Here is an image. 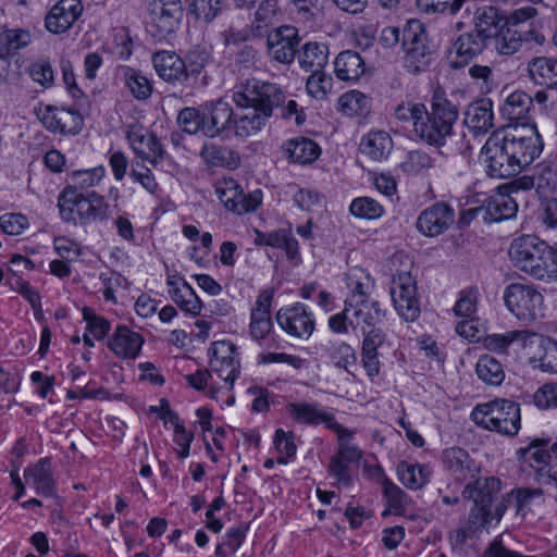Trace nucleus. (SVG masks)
Masks as SVG:
<instances>
[{
  "label": "nucleus",
  "instance_id": "19",
  "mask_svg": "<svg viewBox=\"0 0 557 557\" xmlns=\"http://www.w3.org/2000/svg\"><path fill=\"white\" fill-rule=\"evenodd\" d=\"M493 47L500 55H512L519 51L523 42L542 45L545 37L536 28L520 29L518 27L500 26L492 36Z\"/></svg>",
  "mask_w": 557,
  "mask_h": 557
},
{
  "label": "nucleus",
  "instance_id": "37",
  "mask_svg": "<svg viewBox=\"0 0 557 557\" xmlns=\"http://www.w3.org/2000/svg\"><path fill=\"white\" fill-rule=\"evenodd\" d=\"M327 60L329 49L322 42H307L298 52V62L302 69L320 71L326 65Z\"/></svg>",
  "mask_w": 557,
  "mask_h": 557
},
{
  "label": "nucleus",
  "instance_id": "27",
  "mask_svg": "<svg viewBox=\"0 0 557 557\" xmlns=\"http://www.w3.org/2000/svg\"><path fill=\"white\" fill-rule=\"evenodd\" d=\"M273 294L264 290L259 294L251 309L249 332L253 339H264L272 330V321L270 315L271 302Z\"/></svg>",
  "mask_w": 557,
  "mask_h": 557
},
{
  "label": "nucleus",
  "instance_id": "38",
  "mask_svg": "<svg viewBox=\"0 0 557 557\" xmlns=\"http://www.w3.org/2000/svg\"><path fill=\"white\" fill-rule=\"evenodd\" d=\"M465 487L462 495L465 498L491 504L493 496L500 491L502 483L497 478L491 476L481 482L478 476L472 479Z\"/></svg>",
  "mask_w": 557,
  "mask_h": 557
},
{
  "label": "nucleus",
  "instance_id": "33",
  "mask_svg": "<svg viewBox=\"0 0 557 557\" xmlns=\"http://www.w3.org/2000/svg\"><path fill=\"white\" fill-rule=\"evenodd\" d=\"M487 39L476 32L460 35L453 45L451 51L458 60L453 61V66L460 67L467 64L475 55L480 54L487 46Z\"/></svg>",
  "mask_w": 557,
  "mask_h": 557
},
{
  "label": "nucleus",
  "instance_id": "45",
  "mask_svg": "<svg viewBox=\"0 0 557 557\" xmlns=\"http://www.w3.org/2000/svg\"><path fill=\"white\" fill-rule=\"evenodd\" d=\"M247 112L239 115L235 121V134L240 137L251 136L265 125L267 115L256 110L255 108H246Z\"/></svg>",
  "mask_w": 557,
  "mask_h": 557
},
{
  "label": "nucleus",
  "instance_id": "42",
  "mask_svg": "<svg viewBox=\"0 0 557 557\" xmlns=\"http://www.w3.org/2000/svg\"><path fill=\"white\" fill-rule=\"evenodd\" d=\"M533 104V99L523 90L511 92L505 100L502 112L509 120H523Z\"/></svg>",
  "mask_w": 557,
  "mask_h": 557
},
{
  "label": "nucleus",
  "instance_id": "2",
  "mask_svg": "<svg viewBox=\"0 0 557 557\" xmlns=\"http://www.w3.org/2000/svg\"><path fill=\"white\" fill-rule=\"evenodd\" d=\"M513 267L540 281L557 277V251L534 234L516 237L508 249Z\"/></svg>",
  "mask_w": 557,
  "mask_h": 557
},
{
  "label": "nucleus",
  "instance_id": "56",
  "mask_svg": "<svg viewBox=\"0 0 557 557\" xmlns=\"http://www.w3.org/2000/svg\"><path fill=\"white\" fill-rule=\"evenodd\" d=\"M102 285H103V298L107 301L116 302L114 293L119 289H126L128 286L127 280L120 273L109 271L103 272L99 276Z\"/></svg>",
  "mask_w": 557,
  "mask_h": 557
},
{
  "label": "nucleus",
  "instance_id": "49",
  "mask_svg": "<svg viewBox=\"0 0 557 557\" xmlns=\"http://www.w3.org/2000/svg\"><path fill=\"white\" fill-rule=\"evenodd\" d=\"M333 87V78L323 71H312L308 77L306 88L308 94L317 99L324 100L331 92Z\"/></svg>",
  "mask_w": 557,
  "mask_h": 557
},
{
  "label": "nucleus",
  "instance_id": "4",
  "mask_svg": "<svg viewBox=\"0 0 557 557\" xmlns=\"http://www.w3.org/2000/svg\"><path fill=\"white\" fill-rule=\"evenodd\" d=\"M500 133L509 154L519 173L530 165L543 150V143L535 125L522 124L508 126Z\"/></svg>",
  "mask_w": 557,
  "mask_h": 557
},
{
  "label": "nucleus",
  "instance_id": "5",
  "mask_svg": "<svg viewBox=\"0 0 557 557\" xmlns=\"http://www.w3.org/2000/svg\"><path fill=\"white\" fill-rule=\"evenodd\" d=\"M59 209L65 221H71L74 212L84 223L103 221L110 215V207L101 195L91 191L84 196L78 194L75 187L63 190L59 198Z\"/></svg>",
  "mask_w": 557,
  "mask_h": 557
},
{
  "label": "nucleus",
  "instance_id": "35",
  "mask_svg": "<svg viewBox=\"0 0 557 557\" xmlns=\"http://www.w3.org/2000/svg\"><path fill=\"white\" fill-rule=\"evenodd\" d=\"M364 61L358 52L346 50L334 61V71L342 81L355 82L364 73Z\"/></svg>",
  "mask_w": 557,
  "mask_h": 557
},
{
  "label": "nucleus",
  "instance_id": "7",
  "mask_svg": "<svg viewBox=\"0 0 557 557\" xmlns=\"http://www.w3.org/2000/svg\"><path fill=\"white\" fill-rule=\"evenodd\" d=\"M333 432L337 436V450L331 458L329 471L336 478L337 485L348 486L351 483L349 465L358 463L362 451L351 443L355 432L342 424L333 425Z\"/></svg>",
  "mask_w": 557,
  "mask_h": 557
},
{
  "label": "nucleus",
  "instance_id": "58",
  "mask_svg": "<svg viewBox=\"0 0 557 557\" xmlns=\"http://www.w3.org/2000/svg\"><path fill=\"white\" fill-rule=\"evenodd\" d=\"M177 123L185 133L193 135L202 132L203 114L195 108H184L178 113Z\"/></svg>",
  "mask_w": 557,
  "mask_h": 557
},
{
  "label": "nucleus",
  "instance_id": "18",
  "mask_svg": "<svg viewBox=\"0 0 557 557\" xmlns=\"http://www.w3.org/2000/svg\"><path fill=\"white\" fill-rule=\"evenodd\" d=\"M152 64L159 77L168 83L184 82L189 75L199 74L202 64L187 65L174 51L162 50L153 53Z\"/></svg>",
  "mask_w": 557,
  "mask_h": 557
},
{
  "label": "nucleus",
  "instance_id": "60",
  "mask_svg": "<svg viewBox=\"0 0 557 557\" xmlns=\"http://www.w3.org/2000/svg\"><path fill=\"white\" fill-rule=\"evenodd\" d=\"M83 318L87 322V331L96 339H102L110 330V322L98 315L91 308H83Z\"/></svg>",
  "mask_w": 557,
  "mask_h": 557
},
{
  "label": "nucleus",
  "instance_id": "30",
  "mask_svg": "<svg viewBox=\"0 0 557 557\" xmlns=\"http://www.w3.org/2000/svg\"><path fill=\"white\" fill-rule=\"evenodd\" d=\"M282 149L290 162L301 165L314 162L321 154V148L314 140L301 136L285 141Z\"/></svg>",
  "mask_w": 557,
  "mask_h": 557
},
{
  "label": "nucleus",
  "instance_id": "22",
  "mask_svg": "<svg viewBox=\"0 0 557 557\" xmlns=\"http://www.w3.org/2000/svg\"><path fill=\"white\" fill-rule=\"evenodd\" d=\"M83 13L79 0H60L47 13L45 27L52 34L67 32Z\"/></svg>",
  "mask_w": 557,
  "mask_h": 557
},
{
  "label": "nucleus",
  "instance_id": "51",
  "mask_svg": "<svg viewBox=\"0 0 557 557\" xmlns=\"http://www.w3.org/2000/svg\"><path fill=\"white\" fill-rule=\"evenodd\" d=\"M535 189L542 195L550 194L557 186V171L548 163H540L535 168Z\"/></svg>",
  "mask_w": 557,
  "mask_h": 557
},
{
  "label": "nucleus",
  "instance_id": "32",
  "mask_svg": "<svg viewBox=\"0 0 557 557\" xmlns=\"http://www.w3.org/2000/svg\"><path fill=\"white\" fill-rule=\"evenodd\" d=\"M25 484L33 486L41 496H52L54 493V481L52 478L51 463L48 459H40L35 465L27 467L24 471Z\"/></svg>",
  "mask_w": 557,
  "mask_h": 557
},
{
  "label": "nucleus",
  "instance_id": "61",
  "mask_svg": "<svg viewBox=\"0 0 557 557\" xmlns=\"http://www.w3.org/2000/svg\"><path fill=\"white\" fill-rule=\"evenodd\" d=\"M106 170L103 166H97L89 170L75 171L72 174V181L75 186L87 189L98 185L104 177Z\"/></svg>",
  "mask_w": 557,
  "mask_h": 557
},
{
  "label": "nucleus",
  "instance_id": "6",
  "mask_svg": "<svg viewBox=\"0 0 557 557\" xmlns=\"http://www.w3.org/2000/svg\"><path fill=\"white\" fill-rule=\"evenodd\" d=\"M285 96L274 83L250 79L240 90L234 92L233 100L242 108H255L270 117L275 108L281 107Z\"/></svg>",
  "mask_w": 557,
  "mask_h": 557
},
{
  "label": "nucleus",
  "instance_id": "47",
  "mask_svg": "<svg viewBox=\"0 0 557 557\" xmlns=\"http://www.w3.org/2000/svg\"><path fill=\"white\" fill-rule=\"evenodd\" d=\"M338 109L348 116L363 115L369 110V99L358 90H350L338 98Z\"/></svg>",
  "mask_w": 557,
  "mask_h": 557
},
{
  "label": "nucleus",
  "instance_id": "10",
  "mask_svg": "<svg viewBox=\"0 0 557 557\" xmlns=\"http://www.w3.org/2000/svg\"><path fill=\"white\" fill-rule=\"evenodd\" d=\"M209 367L225 391L233 388L239 375L240 363L237 358L236 346L230 341L214 342L210 348Z\"/></svg>",
  "mask_w": 557,
  "mask_h": 557
},
{
  "label": "nucleus",
  "instance_id": "34",
  "mask_svg": "<svg viewBox=\"0 0 557 557\" xmlns=\"http://www.w3.org/2000/svg\"><path fill=\"white\" fill-rule=\"evenodd\" d=\"M393 149V139L383 131L370 132L360 143V151L374 162L385 160Z\"/></svg>",
  "mask_w": 557,
  "mask_h": 557
},
{
  "label": "nucleus",
  "instance_id": "20",
  "mask_svg": "<svg viewBox=\"0 0 557 557\" xmlns=\"http://www.w3.org/2000/svg\"><path fill=\"white\" fill-rule=\"evenodd\" d=\"M300 38L296 27L283 25L268 35L267 47L270 58L282 64L293 63Z\"/></svg>",
  "mask_w": 557,
  "mask_h": 557
},
{
  "label": "nucleus",
  "instance_id": "53",
  "mask_svg": "<svg viewBox=\"0 0 557 557\" xmlns=\"http://www.w3.org/2000/svg\"><path fill=\"white\" fill-rule=\"evenodd\" d=\"M329 356L333 360L334 364L348 371V367L354 364L357 360L355 349L345 342L332 343L327 348Z\"/></svg>",
  "mask_w": 557,
  "mask_h": 557
},
{
  "label": "nucleus",
  "instance_id": "46",
  "mask_svg": "<svg viewBox=\"0 0 557 557\" xmlns=\"http://www.w3.org/2000/svg\"><path fill=\"white\" fill-rule=\"evenodd\" d=\"M185 379L193 388L206 393L212 399H216L219 392L225 389L211 370H197Z\"/></svg>",
  "mask_w": 557,
  "mask_h": 557
},
{
  "label": "nucleus",
  "instance_id": "39",
  "mask_svg": "<svg viewBox=\"0 0 557 557\" xmlns=\"http://www.w3.org/2000/svg\"><path fill=\"white\" fill-rule=\"evenodd\" d=\"M503 17L498 10L491 5L478 8L474 12V32L482 35L487 40L499 29V23Z\"/></svg>",
  "mask_w": 557,
  "mask_h": 557
},
{
  "label": "nucleus",
  "instance_id": "3",
  "mask_svg": "<svg viewBox=\"0 0 557 557\" xmlns=\"http://www.w3.org/2000/svg\"><path fill=\"white\" fill-rule=\"evenodd\" d=\"M471 419L478 426L506 436L517 435L521 428L520 406L509 399H495L475 406Z\"/></svg>",
  "mask_w": 557,
  "mask_h": 557
},
{
  "label": "nucleus",
  "instance_id": "11",
  "mask_svg": "<svg viewBox=\"0 0 557 557\" xmlns=\"http://www.w3.org/2000/svg\"><path fill=\"white\" fill-rule=\"evenodd\" d=\"M214 190L224 207L236 214L255 211L262 199L260 191L246 196L242 186L232 177L216 180Z\"/></svg>",
  "mask_w": 557,
  "mask_h": 557
},
{
  "label": "nucleus",
  "instance_id": "43",
  "mask_svg": "<svg viewBox=\"0 0 557 557\" xmlns=\"http://www.w3.org/2000/svg\"><path fill=\"white\" fill-rule=\"evenodd\" d=\"M475 373L484 383L498 386L505 380L503 364L490 355H483L475 364Z\"/></svg>",
  "mask_w": 557,
  "mask_h": 557
},
{
  "label": "nucleus",
  "instance_id": "1",
  "mask_svg": "<svg viewBox=\"0 0 557 557\" xmlns=\"http://www.w3.org/2000/svg\"><path fill=\"white\" fill-rule=\"evenodd\" d=\"M395 117L412 126L417 138L426 145L443 147L453 136V127L458 119V109L443 95L435 94L431 111L422 103L401 102L395 109Z\"/></svg>",
  "mask_w": 557,
  "mask_h": 557
},
{
  "label": "nucleus",
  "instance_id": "15",
  "mask_svg": "<svg viewBox=\"0 0 557 557\" xmlns=\"http://www.w3.org/2000/svg\"><path fill=\"white\" fill-rule=\"evenodd\" d=\"M276 321L287 335L298 339H308L315 329L312 312L300 302L281 308L276 312Z\"/></svg>",
  "mask_w": 557,
  "mask_h": 557
},
{
  "label": "nucleus",
  "instance_id": "44",
  "mask_svg": "<svg viewBox=\"0 0 557 557\" xmlns=\"http://www.w3.org/2000/svg\"><path fill=\"white\" fill-rule=\"evenodd\" d=\"M30 42V34L21 28L4 29L0 33V58L7 59Z\"/></svg>",
  "mask_w": 557,
  "mask_h": 557
},
{
  "label": "nucleus",
  "instance_id": "25",
  "mask_svg": "<svg viewBox=\"0 0 557 557\" xmlns=\"http://www.w3.org/2000/svg\"><path fill=\"white\" fill-rule=\"evenodd\" d=\"M454 222L453 209L443 202H437L423 210L417 220V228L425 236H437L446 231Z\"/></svg>",
  "mask_w": 557,
  "mask_h": 557
},
{
  "label": "nucleus",
  "instance_id": "63",
  "mask_svg": "<svg viewBox=\"0 0 557 557\" xmlns=\"http://www.w3.org/2000/svg\"><path fill=\"white\" fill-rule=\"evenodd\" d=\"M533 401L540 409L557 408V383L544 384L533 395Z\"/></svg>",
  "mask_w": 557,
  "mask_h": 557
},
{
  "label": "nucleus",
  "instance_id": "9",
  "mask_svg": "<svg viewBox=\"0 0 557 557\" xmlns=\"http://www.w3.org/2000/svg\"><path fill=\"white\" fill-rule=\"evenodd\" d=\"M504 300L519 319L535 320L543 315V296L531 285L510 284L505 289Z\"/></svg>",
  "mask_w": 557,
  "mask_h": 557
},
{
  "label": "nucleus",
  "instance_id": "59",
  "mask_svg": "<svg viewBox=\"0 0 557 557\" xmlns=\"http://www.w3.org/2000/svg\"><path fill=\"white\" fill-rule=\"evenodd\" d=\"M29 74L34 82L45 88H50L54 82V73L48 60H37L30 64Z\"/></svg>",
  "mask_w": 557,
  "mask_h": 557
},
{
  "label": "nucleus",
  "instance_id": "57",
  "mask_svg": "<svg viewBox=\"0 0 557 557\" xmlns=\"http://www.w3.org/2000/svg\"><path fill=\"white\" fill-rule=\"evenodd\" d=\"M269 247L283 249L289 259H295L298 256V242L290 232L285 230L272 232Z\"/></svg>",
  "mask_w": 557,
  "mask_h": 557
},
{
  "label": "nucleus",
  "instance_id": "41",
  "mask_svg": "<svg viewBox=\"0 0 557 557\" xmlns=\"http://www.w3.org/2000/svg\"><path fill=\"white\" fill-rule=\"evenodd\" d=\"M516 201L507 195H496L490 197L484 206L486 219L493 222L507 220L516 215Z\"/></svg>",
  "mask_w": 557,
  "mask_h": 557
},
{
  "label": "nucleus",
  "instance_id": "50",
  "mask_svg": "<svg viewBox=\"0 0 557 557\" xmlns=\"http://www.w3.org/2000/svg\"><path fill=\"white\" fill-rule=\"evenodd\" d=\"M124 78L127 88L136 99L145 100L150 97L152 85L146 76L133 69H127Z\"/></svg>",
  "mask_w": 557,
  "mask_h": 557
},
{
  "label": "nucleus",
  "instance_id": "28",
  "mask_svg": "<svg viewBox=\"0 0 557 557\" xmlns=\"http://www.w3.org/2000/svg\"><path fill=\"white\" fill-rule=\"evenodd\" d=\"M143 344V336L126 325H117L108 341L109 349L117 357L125 359H135L139 355Z\"/></svg>",
  "mask_w": 557,
  "mask_h": 557
},
{
  "label": "nucleus",
  "instance_id": "55",
  "mask_svg": "<svg viewBox=\"0 0 557 557\" xmlns=\"http://www.w3.org/2000/svg\"><path fill=\"white\" fill-rule=\"evenodd\" d=\"M350 212L358 218L376 219L383 213V207L370 197H360L350 203Z\"/></svg>",
  "mask_w": 557,
  "mask_h": 557
},
{
  "label": "nucleus",
  "instance_id": "26",
  "mask_svg": "<svg viewBox=\"0 0 557 557\" xmlns=\"http://www.w3.org/2000/svg\"><path fill=\"white\" fill-rule=\"evenodd\" d=\"M356 304H347L349 324L354 329L361 331L379 327L383 322L385 312L381 309L379 301H361L356 299Z\"/></svg>",
  "mask_w": 557,
  "mask_h": 557
},
{
  "label": "nucleus",
  "instance_id": "48",
  "mask_svg": "<svg viewBox=\"0 0 557 557\" xmlns=\"http://www.w3.org/2000/svg\"><path fill=\"white\" fill-rule=\"evenodd\" d=\"M189 11L197 20L213 21L224 9L225 0H188Z\"/></svg>",
  "mask_w": 557,
  "mask_h": 557
},
{
  "label": "nucleus",
  "instance_id": "17",
  "mask_svg": "<svg viewBox=\"0 0 557 557\" xmlns=\"http://www.w3.org/2000/svg\"><path fill=\"white\" fill-rule=\"evenodd\" d=\"M37 115L45 128L54 134L75 135L83 127L82 115L73 109L48 104Z\"/></svg>",
  "mask_w": 557,
  "mask_h": 557
},
{
  "label": "nucleus",
  "instance_id": "54",
  "mask_svg": "<svg viewBox=\"0 0 557 557\" xmlns=\"http://www.w3.org/2000/svg\"><path fill=\"white\" fill-rule=\"evenodd\" d=\"M543 493L542 488H519L508 494L507 502L513 504L517 513L524 516L533 499L542 500Z\"/></svg>",
  "mask_w": 557,
  "mask_h": 557
},
{
  "label": "nucleus",
  "instance_id": "12",
  "mask_svg": "<svg viewBox=\"0 0 557 557\" xmlns=\"http://www.w3.org/2000/svg\"><path fill=\"white\" fill-rule=\"evenodd\" d=\"M184 9L181 0H157L150 11V27L154 37L165 39L181 26Z\"/></svg>",
  "mask_w": 557,
  "mask_h": 557
},
{
  "label": "nucleus",
  "instance_id": "40",
  "mask_svg": "<svg viewBox=\"0 0 557 557\" xmlns=\"http://www.w3.org/2000/svg\"><path fill=\"white\" fill-rule=\"evenodd\" d=\"M397 474L407 488L416 491L428 483L431 471L426 466L401 461L397 466Z\"/></svg>",
  "mask_w": 557,
  "mask_h": 557
},
{
  "label": "nucleus",
  "instance_id": "29",
  "mask_svg": "<svg viewBox=\"0 0 557 557\" xmlns=\"http://www.w3.org/2000/svg\"><path fill=\"white\" fill-rule=\"evenodd\" d=\"M463 122L474 134L487 133L494 126L492 101L483 98L470 103Z\"/></svg>",
  "mask_w": 557,
  "mask_h": 557
},
{
  "label": "nucleus",
  "instance_id": "21",
  "mask_svg": "<svg viewBox=\"0 0 557 557\" xmlns=\"http://www.w3.org/2000/svg\"><path fill=\"white\" fill-rule=\"evenodd\" d=\"M285 411L289 418L298 424H324L331 431H333V425L339 424L336 422L332 412L327 411L317 403H288L285 406Z\"/></svg>",
  "mask_w": 557,
  "mask_h": 557
},
{
  "label": "nucleus",
  "instance_id": "23",
  "mask_svg": "<svg viewBox=\"0 0 557 557\" xmlns=\"http://www.w3.org/2000/svg\"><path fill=\"white\" fill-rule=\"evenodd\" d=\"M126 138L135 154L157 164L163 158V147L153 133H147L137 125H129L126 131Z\"/></svg>",
  "mask_w": 557,
  "mask_h": 557
},
{
  "label": "nucleus",
  "instance_id": "62",
  "mask_svg": "<svg viewBox=\"0 0 557 557\" xmlns=\"http://www.w3.org/2000/svg\"><path fill=\"white\" fill-rule=\"evenodd\" d=\"M27 227L28 219L22 213H5L0 216V230L10 236H17Z\"/></svg>",
  "mask_w": 557,
  "mask_h": 557
},
{
  "label": "nucleus",
  "instance_id": "16",
  "mask_svg": "<svg viewBox=\"0 0 557 557\" xmlns=\"http://www.w3.org/2000/svg\"><path fill=\"white\" fill-rule=\"evenodd\" d=\"M391 295L398 314L406 321H413L420 314L416 296V282L410 273H398L392 282Z\"/></svg>",
  "mask_w": 557,
  "mask_h": 557
},
{
  "label": "nucleus",
  "instance_id": "64",
  "mask_svg": "<svg viewBox=\"0 0 557 557\" xmlns=\"http://www.w3.org/2000/svg\"><path fill=\"white\" fill-rule=\"evenodd\" d=\"M536 481L545 487V492L557 500V465L545 469L539 468Z\"/></svg>",
  "mask_w": 557,
  "mask_h": 557
},
{
  "label": "nucleus",
  "instance_id": "52",
  "mask_svg": "<svg viewBox=\"0 0 557 557\" xmlns=\"http://www.w3.org/2000/svg\"><path fill=\"white\" fill-rule=\"evenodd\" d=\"M433 159L420 150L410 151L400 163V169L407 175H417L424 170L433 168Z\"/></svg>",
  "mask_w": 557,
  "mask_h": 557
},
{
  "label": "nucleus",
  "instance_id": "13",
  "mask_svg": "<svg viewBox=\"0 0 557 557\" xmlns=\"http://www.w3.org/2000/svg\"><path fill=\"white\" fill-rule=\"evenodd\" d=\"M500 138V133H494L481 149V158L486 164V173L491 177L507 178L519 173Z\"/></svg>",
  "mask_w": 557,
  "mask_h": 557
},
{
  "label": "nucleus",
  "instance_id": "14",
  "mask_svg": "<svg viewBox=\"0 0 557 557\" xmlns=\"http://www.w3.org/2000/svg\"><path fill=\"white\" fill-rule=\"evenodd\" d=\"M544 342L545 338L542 335L529 330L488 334L482 339L485 349L497 354H507L510 346L528 350V354H531L533 346L542 347Z\"/></svg>",
  "mask_w": 557,
  "mask_h": 557
},
{
  "label": "nucleus",
  "instance_id": "24",
  "mask_svg": "<svg viewBox=\"0 0 557 557\" xmlns=\"http://www.w3.org/2000/svg\"><path fill=\"white\" fill-rule=\"evenodd\" d=\"M442 460L446 471L459 483L471 482L480 473V467L468 451L460 447L445 449L442 454Z\"/></svg>",
  "mask_w": 557,
  "mask_h": 557
},
{
  "label": "nucleus",
  "instance_id": "31",
  "mask_svg": "<svg viewBox=\"0 0 557 557\" xmlns=\"http://www.w3.org/2000/svg\"><path fill=\"white\" fill-rule=\"evenodd\" d=\"M233 110L227 102L219 100L206 106L202 133L208 137L219 136L230 124Z\"/></svg>",
  "mask_w": 557,
  "mask_h": 557
},
{
  "label": "nucleus",
  "instance_id": "36",
  "mask_svg": "<svg viewBox=\"0 0 557 557\" xmlns=\"http://www.w3.org/2000/svg\"><path fill=\"white\" fill-rule=\"evenodd\" d=\"M528 73L536 85L557 87V60L533 58L528 63Z\"/></svg>",
  "mask_w": 557,
  "mask_h": 557
},
{
  "label": "nucleus",
  "instance_id": "8",
  "mask_svg": "<svg viewBox=\"0 0 557 557\" xmlns=\"http://www.w3.org/2000/svg\"><path fill=\"white\" fill-rule=\"evenodd\" d=\"M405 64L412 72L424 69L431 59L428 35L423 24L418 20H410L401 30Z\"/></svg>",
  "mask_w": 557,
  "mask_h": 557
}]
</instances>
